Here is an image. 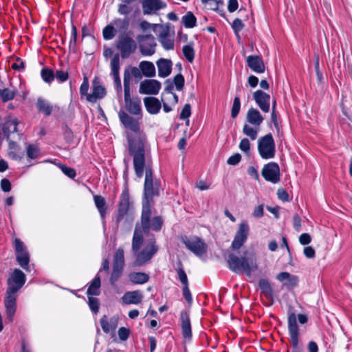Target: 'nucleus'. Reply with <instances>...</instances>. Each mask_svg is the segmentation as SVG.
Here are the masks:
<instances>
[{
	"label": "nucleus",
	"instance_id": "obj_1",
	"mask_svg": "<svg viewBox=\"0 0 352 352\" xmlns=\"http://www.w3.org/2000/svg\"><path fill=\"white\" fill-rule=\"evenodd\" d=\"M118 117L120 122L125 128L134 132V135H128L129 153L133 157V164L135 173L138 178H142L144 175L145 166L146 138L142 133L140 128V120L138 116L135 118L129 115L124 110L120 109L118 111Z\"/></svg>",
	"mask_w": 352,
	"mask_h": 352
},
{
	"label": "nucleus",
	"instance_id": "obj_2",
	"mask_svg": "<svg viewBox=\"0 0 352 352\" xmlns=\"http://www.w3.org/2000/svg\"><path fill=\"white\" fill-rule=\"evenodd\" d=\"M151 207L148 205L142 206L141 219L135 224L132 239V248L134 250H137L140 246L142 245L144 236L151 238L153 236L150 234L151 230L159 232L163 226L164 221L160 216L151 218Z\"/></svg>",
	"mask_w": 352,
	"mask_h": 352
},
{
	"label": "nucleus",
	"instance_id": "obj_3",
	"mask_svg": "<svg viewBox=\"0 0 352 352\" xmlns=\"http://www.w3.org/2000/svg\"><path fill=\"white\" fill-rule=\"evenodd\" d=\"M145 171V180L144 184V197L142 206L153 205V198L160 195V182L153 178V170L149 165L145 164L144 172Z\"/></svg>",
	"mask_w": 352,
	"mask_h": 352
},
{
	"label": "nucleus",
	"instance_id": "obj_4",
	"mask_svg": "<svg viewBox=\"0 0 352 352\" xmlns=\"http://www.w3.org/2000/svg\"><path fill=\"white\" fill-rule=\"evenodd\" d=\"M228 263L229 268L232 272L239 273L243 271L248 276L258 269L257 260L254 254L239 258L237 256L230 254L228 256Z\"/></svg>",
	"mask_w": 352,
	"mask_h": 352
},
{
	"label": "nucleus",
	"instance_id": "obj_5",
	"mask_svg": "<svg viewBox=\"0 0 352 352\" xmlns=\"http://www.w3.org/2000/svg\"><path fill=\"white\" fill-rule=\"evenodd\" d=\"M123 81L125 109L131 115L138 116L139 119H142V109L141 106V100L138 96L131 97L130 76L127 70H124Z\"/></svg>",
	"mask_w": 352,
	"mask_h": 352
},
{
	"label": "nucleus",
	"instance_id": "obj_6",
	"mask_svg": "<svg viewBox=\"0 0 352 352\" xmlns=\"http://www.w3.org/2000/svg\"><path fill=\"white\" fill-rule=\"evenodd\" d=\"M142 245L137 250L132 248V251L136 256L135 265L140 266L148 262L158 251V247L154 236H151L145 242V246L140 250Z\"/></svg>",
	"mask_w": 352,
	"mask_h": 352
},
{
	"label": "nucleus",
	"instance_id": "obj_7",
	"mask_svg": "<svg viewBox=\"0 0 352 352\" xmlns=\"http://www.w3.org/2000/svg\"><path fill=\"white\" fill-rule=\"evenodd\" d=\"M297 318L300 324H305L307 316L300 314L298 316L294 313H291L288 316V331L290 336L291 344L294 348H297L299 342V328L297 324Z\"/></svg>",
	"mask_w": 352,
	"mask_h": 352
},
{
	"label": "nucleus",
	"instance_id": "obj_8",
	"mask_svg": "<svg viewBox=\"0 0 352 352\" xmlns=\"http://www.w3.org/2000/svg\"><path fill=\"white\" fill-rule=\"evenodd\" d=\"M258 151L263 160H270L275 157L276 145L271 133H267L258 140Z\"/></svg>",
	"mask_w": 352,
	"mask_h": 352
},
{
	"label": "nucleus",
	"instance_id": "obj_9",
	"mask_svg": "<svg viewBox=\"0 0 352 352\" xmlns=\"http://www.w3.org/2000/svg\"><path fill=\"white\" fill-rule=\"evenodd\" d=\"M116 48L120 52V57L129 58L137 50V43L129 34H120L116 43Z\"/></svg>",
	"mask_w": 352,
	"mask_h": 352
},
{
	"label": "nucleus",
	"instance_id": "obj_10",
	"mask_svg": "<svg viewBox=\"0 0 352 352\" xmlns=\"http://www.w3.org/2000/svg\"><path fill=\"white\" fill-rule=\"evenodd\" d=\"M136 41L139 44L141 54L144 56H151L155 52L156 43L151 34H138Z\"/></svg>",
	"mask_w": 352,
	"mask_h": 352
},
{
	"label": "nucleus",
	"instance_id": "obj_11",
	"mask_svg": "<svg viewBox=\"0 0 352 352\" xmlns=\"http://www.w3.org/2000/svg\"><path fill=\"white\" fill-rule=\"evenodd\" d=\"M16 251V258L20 266L24 270H29L30 254L27 247L21 239L16 238L14 241Z\"/></svg>",
	"mask_w": 352,
	"mask_h": 352
},
{
	"label": "nucleus",
	"instance_id": "obj_12",
	"mask_svg": "<svg viewBox=\"0 0 352 352\" xmlns=\"http://www.w3.org/2000/svg\"><path fill=\"white\" fill-rule=\"evenodd\" d=\"M182 241L187 249L198 256H201L207 251L206 244L197 236L184 237L182 238Z\"/></svg>",
	"mask_w": 352,
	"mask_h": 352
},
{
	"label": "nucleus",
	"instance_id": "obj_13",
	"mask_svg": "<svg viewBox=\"0 0 352 352\" xmlns=\"http://www.w3.org/2000/svg\"><path fill=\"white\" fill-rule=\"evenodd\" d=\"M25 274L19 269H15L8 279V288L9 292L17 293L25 283Z\"/></svg>",
	"mask_w": 352,
	"mask_h": 352
},
{
	"label": "nucleus",
	"instance_id": "obj_14",
	"mask_svg": "<svg viewBox=\"0 0 352 352\" xmlns=\"http://www.w3.org/2000/svg\"><path fill=\"white\" fill-rule=\"evenodd\" d=\"M249 230V226L246 222H242L239 224V229L231 245V248L233 250H239L243 246L248 239Z\"/></svg>",
	"mask_w": 352,
	"mask_h": 352
},
{
	"label": "nucleus",
	"instance_id": "obj_15",
	"mask_svg": "<svg viewBox=\"0 0 352 352\" xmlns=\"http://www.w3.org/2000/svg\"><path fill=\"white\" fill-rule=\"evenodd\" d=\"M111 76L113 78L115 87L117 92H122V83L120 78V54H116L113 56L110 61Z\"/></svg>",
	"mask_w": 352,
	"mask_h": 352
},
{
	"label": "nucleus",
	"instance_id": "obj_16",
	"mask_svg": "<svg viewBox=\"0 0 352 352\" xmlns=\"http://www.w3.org/2000/svg\"><path fill=\"white\" fill-rule=\"evenodd\" d=\"M262 175L265 180L273 184L280 181V168L277 163L270 162L265 165L262 170Z\"/></svg>",
	"mask_w": 352,
	"mask_h": 352
},
{
	"label": "nucleus",
	"instance_id": "obj_17",
	"mask_svg": "<svg viewBox=\"0 0 352 352\" xmlns=\"http://www.w3.org/2000/svg\"><path fill=\"white\" fill-rule=\"evenodd\" d=\"M161 89V83L154 79H146L140 84L139 93L140 94L156 95Z\"/></svg>",
	"mask_w": 352,
	"mask_h": 352
},
{
	"label": "nucleus",
	"instance_id": "obj_18",
	"mask_svg": "<svg viewBox=\"0 0 352 352\" xmlns=\"http://www.w3.org/2000/svg\"><path fill=\"white\" fill-rule=\"evenodd\" d=\"M16 298L17 293L6 291L4 298V305L8 319L10 322L13 321V318L16 310Z\"/></svg>",
	"mask_w": 352,
	"mask_h": 352
},
{
	"label": "nucleus",
	"instance_id": "obj_19",
	"mask_svg": "<svg viewBox=\"0 0 352 352\" xmlns=\"http://www.w3.org/2000/svg\"><path fill=\"white\" fill-rule=\"evenodd\" d=\"M142 6L144 14H154L165 8L166 4L162 0H143Z\"/></svg>",
	"mask_w": 352,
	"mask_h": 352
},
{
	"label": "nucleus",
	"instance_id": "obj_20",
	"mask_svg": "<svg viewBox=\"0 0 352 352\" xmlns=\"http://www.w3.org/2000/svg\"><path fill=\"white\" fill-rule=\"evenodd\" d=\"M253 96L259 108L265 113L269 112L270 96L263 91L257 90L254 93Z\"/></svg>",
	"mask_w": 352,
	"mask_h": 352
},
{
	"label": "nucleus",
	"instance_id": "obj_21",
	"mask_svg": "<svg viewBox=\"0 0 352 352\" xmlns=\"http://www.w3.org/2000/svg\"><path fill=\"white\" fill-rule=\"evenodd\" d=\"M105 95V88L100 85L97 78H95L93 80L92 92L87 95V101L90 102H95L98 99L102 98Z\"/></svg>",
	"mask_w": 352,
	"mask_h": 352
},
{
	"label": "nucleus",
	"instance_id": "obj_22",
	"mask_svg": "<svg viewBox=\"0 0 352 352\" xmlns=\"http://www.w3.org/2000/svg\"><path fill=\"white\" fill-rule=\"evenodd\" d=\"M142 292L140 290H135L126 292L122 297V301L126 305H138L142 301Z\"/></svg>",
	"mask_w": 352,
	"mask_h": 352
},
{
	"label": "nucleus",
	"instance_id": "obj_23",
	"mask_svg": "<svg viewBox=\"0 0 352 352\" xmlns=\"http://www.w3.org/2000/svg\"><path fill=\"white\" fill-rule=\"evenodd\" d=\"M131 203L127 195H122L118 206L117 223L120 222L124 216H127L130 210Z\"/></svg>",
	"mask_w": 352,
	"mask_h": 352
},
{
	"label": "nucleus",
	"instance_id": "obj_24",
	"mask_svg": "<svg viewBox=\"0 0 352 352\" xmlns=\"http://www.w3.org/2000/svg\"><path fill=\"white\" fill-rule=\"evenodd\" d=\"M248 67L254 72L261 74L265 70L262 58L258 56H249L247 58Z\"/></svg>",
	"mask_w": 352,
	"mask_h": 352
},
{
	"label": "nucleus",
	"instance_id": "obj_25",
	"mask_svg": "<svg viewBox=\"0 0 352 352\" xmlns=\"http://www.w3.org/2000/svg\"><path fill=\"white\" fill-rule=\"evenodd\" d=\"M144 103L146 111L150 114H157L159 113L162 104L160 100L154 97H146L144 98Z\"/></svg>",
	"mask_w": 352,
	"mask_h": 352
},
{
	"label": "nucleus",
	"instance_id": "obj_26",
	"mask_svg": "<svg viewBox=\"0 0 352 352\" xmlns=\"http://www.w3.org/2000/svg\"><path fill=\"white\" fill-rule=\"evenodd\" d=\"M158 75L160 77L165 78L170 75L172 69V62L169 59L160 58L157 61Z\"/></svg>",
	"mask_w": 352,
	"mask_h": 352
},
{
	"label": "nucleus",
	"instance_id": "obj_27",
	"mask_svg": "<svg viewBox=\"0 0 352 352\" xmlns=\"http://www.w3.org/2000/svg\"><path fill=\"white\" fill-rule=\"evenodd\" d=\"M100 324L102 331L109 333L111 331H114L118 326V318L112 317L108 320V318L106 315H104L100 320Z\"/></svg>",
	"mask_w": 352,
	"mask_h": 352
},
{
	"label": "nucleus",
	"instance_id": "obj_28",
	"mask_svg": "<svg viewBox=\"0 0 352 352\" xmlns=\"http://www.w3.org/2000/svg\"><path fill=\"white\" fill-rule=\"evenodd\" d=\"M180 318L183 336L190 339L192 337V330L189 315L186 311H182Z\"/></svg>",
	"mask_w": 352,
	"mask_h": 352
},
{
	"label": "nucleus",
	"instance_id": "obj_29",
	"mask_svg": "<svg viewBox=\"0 0 352 352\" xmlns=\"http://www.w3.org/2000/svg\"><path fill=\"white\" fill-rule=\"evenodd\" d=\"M159 40L162 47L166 50L174 49V38L170 35L168 30H163L159 36Z\"/></svg>",
	"mask_w": 352,
	"mask_h": 352
},
{
	"label": "nucleus",
	"instance_id": "obj_30",
	"mask_svg": "<svg viewBox=\"0 0 352 352\" xmlns=\"http://www.w3.org/2000/svg\"><path fill=\"white\" fill-rule=\"evenodd\" d=\"M277 279L289 289L294 287L298 284V278L286 272L279 273L277 275Z\"/></svg>",
	"mask_w": 352,
	"mask_h": 352
},
{
	"label": "nucleus",
	"instance_id": "obj_31",
	"mask_svg": "<svg viewBox=\"0 0 352 352\" xmlns=\"http://www.w3.org/2000/svg\"><path fill=\"white\" fill-rule=\"evenodd\" d=\"M247 121L256 127H259L264 118L256 109L250 108L247 113Z\"/></svg>",
	"mask_w": 352,
	"mask_h": 352
},
{
	"label": "nucleus",
	"instance_id": "obj_32",
	"mask_svg": "<svg viewBox=\"0 0 352 352\" xmlns=\"http://www.w3.org/2000/svg\"><path fill=\"white\" fill-rule=\"evenodd\" d=\"M18 120L12 116H8L4 123L3 131L4 135L9 138L11 133L17 132Z\"/></svg>",
	"mask_w": 352,
	"mask_h": 352
},
{
	"label": "nucleus",
	"instance_id": "obj_33",
	"mask_svg": "<svg viewBox=\"0 0 352 352\" xmlns=\"http://www.w3.org/2000/svg\"><path fill=\"white\" fill-rule=\"evenodd\" d=\"M139 67L144 76L151 78L155 76V67L152 62L142 60L140 63Z\"/></svg>",
	"mask_w": 352,
	"mask_h": 352
},
{
	"label": "nucleus",
	"instance_id": "obj_34",
	"mask_svg": "<svg viewBox=\"0 0 352 352\" xmlns=\"http://www.w3.org/2000/svg\"><path fill=\"white\" fill-rule=\"evenodd\" d=\"M129 279L133 284L142 285L149 280V276L144 272H133L129 273Z\"/></svg>",
	"mask_w": 352,
	"mask_h": 352
},
{
	"label": "nucleus",
	"instance_id": "obj_35",
	"mask_svg": "<svg viewBox=\"0 0 352 352\" xmlns=\"http://www.w3.org/2000/svg\"><path fill=\"white\" fill-rule=\"evenodd\" d=\"M258 286L261 290L262 294L269 300H273V290L272 287L266 279H261L258 282Z\"/></svg>",
	"mask_w": 352,
	"mask_h": 352
},
{
	"label": "nucleus",
	"instance_id": "obj_36",
	"mask_svg": "<svg viewBox=\"0 0 352 352\" xmlns=\"http://www.w3.org/2000/svg\"><path fill=\"white\" fill-rule=\"evenodd\" d=\"M36 107L38 111L43 113L46 116L51 115L52 106L45 99L38 98L36 102Z\"/></svg>",
	"mask_w": 352,
	"mask_h": 352
},
{
	"label": "nucleus",
	"instance_id": "obj_37",
	"mask_svg": "<svg viewBox=\"0 0 352 352\" xmlns=\"http://www.w3.org/2000/svg\"><path fill=\"white\" fill-rule=\"evenodd\" d=\"M100 278L99 276H96L91 283H90L87 291V294L89 296H98L100 293Z\"/></svg>",
	"mask_w": 352,
	"mask_h": 352
},
{
	"label": "nucleus",
	"instance_id": "obj_38",
	"mask_svg": "<svg viewBox=\"0 0 352 352\" xmlns=\"http://www.w3.org/2000/svg\"><path fill=\"white\" fill-rule=\"evenodd\" d=\"M94 200L101 218L104 219L105 217L107 210L104 198L101 195H94Z\"/></svg>",
	"mask_w": 352,
	"mask_h": 352
},
{
	"label": "nucleus",
	"instance_id": "obj_39",
	"mask_svg": "<svg viewBox=\"0 0 352 352\" xmlns=\"http://www.w3.org/2000/svg\"><path fill=\"white\" fill-rule=\"evenodd\" d=\"M113 266L124 268V250L119 248L113 256Z\"/></svg>",
	"mask_w": 352,
	"mask_h": 352
},
{
	"label": "nucleus",
	"instance_id": "obj_40",
	"mask_svg": "<svg viewBox=\"0 0 352 352\" xmlns=\"http://www.w3.org/2000/svg\"><path fill=\"white\" fill-rule=\"evenodd\" d=\"M182 21L186 28H192L196 25L197 19L191 12H188L182 16Z\"/></svg>",
	"mask_w": 352,
	"mask_h": 352
},
{
	"label": "nucleus",
	"instance_id": "obj_41",
	"mask_svg": "<svg viewBox=\"0 0 352 352\" xmlns=\"http://www.w3.org/2000/svg\"><path fill=\"white\" fill-rule=\"evenodd\" d=\"M259 127H256L254 126H251L249 124H244L243 128V133L248 136L251 140H254L256 139L258 136Z\"/></svg>",
	"mask_w": 352,
	"mask_h": 352
},
{
	"label": "nucleus",
	"instance_id": "obj_42",
	"mask_svg": "<svg viewBox=\"0 0 352 352\" xmlns=\"http://www.w3.org/2000/svg\"><path fill=\"white\" fill-rule=\"evenodd\" d=\"M123 270H124V268L113 266L112 271L111 273L110 279H109L110 283L112 286L116 285V282L118 280V279L121 277V276L122 274Z\"/></svg>",
	"mask_w": 352,
	"mask_h": 352
},
{
	"label": "nucleus",
	"instance_id": "obj_43",
	"mask_svg": "<svg viewBox=\"0 0 352 352\" xmlns=\"http://www.w3.org/2000/svg\"><path fill=\"white\" fill-rule=\"evenodd\" d=\"M182 52L188 61L192 63L195 58V51L192 44H188L183 47Z\"/></svg>",
	"mask_w": 352,
	"mask_h": 352
},
{
	"label": "nucleus",
	"instance_id": "obj_44",
	"mask_svg": "<svg viewBox=\"0 0 352 352\" xmlns=\"http://www.w3.org/2000/svg\"><path fill=\"white\" fill-rule=\"evenodd\" d=\"M16 91L9 89H0V97L3 101L6 102L12 100Z\"/></svg>",
	"mask_w": 352,
	"mask_h": 352
},
{
	"label": "nucleus",
	"instance_id": "obj_45",
	"mask_svg": "<svg viewBox=\"0 0 352 352\" xmlns=\"http://www.w3.org/2000/svg\"><path fill=\"white\" fill-rule=\"evenodd\" d=\"M116 34V30L114 28L113 25H107L102 31L103 37L105 40H111L114 38Z\"/></svg>",
	"mask_w": 352,
	"mask_h": 352
},
{
	"label": "nucleus",
	"instance_id": "obj_46",
	"mask_svg": "<svg viewBox=\"0 0 352 352\" xmlns=\"http://www.w3.org/2000/svg\"><path fill=\"white\" fill-rule=\"evenodd\" d=\"M43 80L47 83H50L54 79V74L53 71L48 68H43L41 72Z\"/></svg>",
	"mask_w": 352,
	"mask_h": 352
},
{
	"label": "nucleus",
	"instance_id": "obj_47",
	"mask_svg": "<svg viewBox=\"0 0 352 352\" xmlns=\"http://www.w3.org/2000/svg\"><path fill=\"white\" fill-rule=\"evenodd\" d=\"M240 109H241L240 98L239 96H236L234 99L232 107L231 109L232 118H235L238 116Z\"/></svg>",
	"mask_w": 352,
	"mask_h": 352
},
{
	"label": "nucleus",
	"instance_id": "obj_48",
	"mask_svg": "<svg viewBox=\"0 0 352 352\" xmlns=\"http://www.w3.org/2000/svg\"><path fill=\"white\" fill-rule=\"evenodd\" d=\"M113 25H116L117 28H119L124 31H125L129 27V20L127 19H116L113 21Z\"/></svg>",
	"mask_w": 352,
	"mask_h": 352
},
{
	"label": "nucleus",
	"instance_id": "obj_49",
	"mask_svg": "<svg viewBox=\"0 0 352 352\" xmlns=\"http://www.w3.org/2000/svg\"><path fill=\"white\" fill-rule=\"evenodd\" d=\"M88 304L91 309V310L95 313L97 314L99 310V302L98 300L96 298L89 296L88 298Z\"/></svg>",
	"mask_w": 352,
	"mask_h": 352
},
{
	"label": "nucleus",
	"instance_id": "obj_50",
	"mask_svg": "<svg viewBox=\"0 0 352 352\" xmlns=\"http://www.w3.org/2000/svg\"><path fill=\"white\" fill-rule=\"evenodd\" d=\"M39 150L35 145L30 144L27 148V155L31 159H35L38 155Z\"/></svg>",
	"mask_w": 352,
	"mask_h": 352
},
{
	"label": "nucleus",
	"instance_id": "obj_51",
	"mask_svg": "<svg viewBox=\"0 0 352 352\" xmlns=\"http://www.w3.org/2000/svg\"><path fill=\"white\" fill-rule=\"evenodd\" d=\"M77 41V29L75 25L72 27L71 39L69 41V48L74 50Z\"/></svg>",
	"mask_w": 352,
	"mask_h": 352
},
{
	"label": "nucleus",
	"instance_id": "obj_52",
	"mask_svg": "<svg viewBox=\"0 0 352 352\" xmlns=\"http://www.w3.org/2000/svg\"><path fill=\"white\" fill-rule=\"evenodd\" d=\"M174 84L177 90L181 91L183 89L184 86V78L181 74H179L175 76Z\"/></svg>",
	"mask_w": 352,
	"mask_h": 352
},
{
	"label": "nucleus",
	"instance_id": "obj_53",
	"mask_svg": "<svg viewBox=\"0 0 352 352\" xmlns=\"http://www.w3.org/2000/svg\"><path fill=\"white\" fill-rule=\"evenodd\" d=\"M177 273L179 280L184 285V286L188 285L187 275L184 269L182 267L177 269Z\"/></svg>",
	"mask_w": 352,
	"mask_h": 352
},
{
	"label": "nucleus",
	"instance_id": "obj_54",
	"mask_svg": "<svg viewBox=\"0 0 352 352\" xmlns=\"http://www.w3.org/2000/svg\"><path fill=\"white\" fill-rule=\"evenodd\" d=\"M140 28L142 32H146L147 31L150 30L151 29H153L155 30V28L157 27L156 24H152L148 23L146 21H140L139 24Z\"/></svg>",
	"mask_w": 352,
	"mask_h": 352
},
{
	"label": "nucleus",
	"instance_id": "obj_55",
	"mask_svg": "<svg viewBox=\"0 0 352 352\" xmlns=\"http://www.w3.org/2000/svg\"><path fill=\"white\" fill-rule=\"evenodd\" d=\"M239 148L246 154L250 153V143L248 138H243L241 140L239 144Z\"/></svg>",
	"mask_w": 352,
	"mask_h": 352
},
{
	"label": "nucleus",
	"instance_id": "obj_56",
	"mask_svg": "<svg viewBox=\"0 0 352 352\" xmlns=\"http://www.w3.org/2000/svg\"><path fill=\"white\" fill-rule=\"evenodd\" d=\"M89 87V85L88 79L87 77H85L83 79V82L81 84L80 87V93L82 96H85L87 99V95L89 94H88Z\"/></svg>",
	"mask_w": 352,
	"mask_h": 352
},
{
	"label": "nucleus",
	"instance_id": "obj_57",
	"mask_svg": "<svg viewBox=\"0 0 352 352\" xmlns=\"http://www.w3.org/2000/svg\"><path fill=\"white\" fill-rule=\"evenodd\" d=\"M191 114V107L189 104H186L180 113V119L184 120L190 117Z\"/></svg>",
	"mask_w": 352,
	"mask_h": 352
},
{
	"label": "nucleus",
	"instance_id": "obj_58",
	"mask_svg": "<svg viewBox=\"0 0 352 352\" xmlns=\"http://www.w3.org/2000/svg\"><path fill=\"white\" fill-rule=\"evenodd\" d=\"M60 167L63 173L69 178L73 179L76 177V171L74 169L64 165H60Z\"/></svg>",
	"mask_w": 352,
	"mask_h": 352
},
{
	"label": "nucleus",
	"instance_id": "obj_59",
	"mask_svg": "<svg viewBox=\"0 0 352 352\" xmlns=\"http://www.w3.org/2000/svg\"><path fill=\"white\" fill-rule=\"evenodd\" d=\"M129 334H130L129 329H128L125 327H120L118 330L119 338L122 341L126 340L129 336Z\"/></svg>",
	"mask_w": 352,
	"mask_h": 352
},
{
	"label": "nucleus",
	"instance_id": "obj_60",
	"mask_svg": "<svg viewBox=\"0 0 352 352\" xmlns=\"http://www.w3.org/2000/svg\"><path fill=\"white\" fill-rule=\"evenodd\" d=\"M182 293L186 300L190 304L192 301V298L188 287V285L184 286Z\"/></svg>",
	"mask_w": 352,
	"mask_h": 352
},
{
	"label": "nucleus",
	"instance_id": "obj_61",
	"mask_svg": "<svg viewBox=\"0 0 352 352\" xmlns=\"http://www.w3.org/2000/svg\"><path fill=\"white\" fill-rule=\"evenodd\" d=\"M54 76L60 82H64L68 78V74L63 70H58Z\"/></svg>",
	"mask_w": 352,
	"mask_h": 352
},
{
	"label": "nucleus",
	"instance_id": "obj_62",
	"mask_svg": "<svg viewBox=\"0 0 352 352\" xmlns=\"http://www.w3.org/2000/svg\"><path fill=\"white\" fill-rule=\"evenodd\" d=\"M277 196L279 199L283 201H289V195L287 192L283 188H279L277 190Z\"/></svg>",
	"mask_w": 352,
	"mask_h": 352
},
{
	"label": "nucleus",
	"instance_id": "obj_63",
	"mask_svg": "<svg viewBox=\"0 0 352 352\" xmlns=\"http://www.w3.org/2000/svg\"><path fill=\"white\" fill-rule=\"evenodd\" d=\"M311 236L308 233H303L299 236V242L301 245H308L311 243Z\"/></svg>",
	"mask_w": 352,
	"mask_h": 352
},
{
	"label": "nucleus",
	"instance_id": "obj_64",
	"mask_svg": "<svg viewBox=\"0 0 352 352\" xmlns=\"http://www.w3.org/2000/svg\"><path fill=\"white\" fill-rule=\"evenodd\" d=\"M303 253L307 258H314L316 255L314 249L311 246H307L303 250Z\"/></svg>",
	"mask_w": 352,
	"mask_h": 352
}]
</instances>
